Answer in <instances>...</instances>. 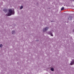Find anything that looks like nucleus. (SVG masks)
<instances>
[{"label": "nucleus", "instance_id": "f257e3e1", "mask_svg": "<svg viewBox=\"0 0 74 74\" xmlns=\"http://www.w3.org/2000/svg\"><path fill=\"white\" fill-rule=\"evenodd\" d=\"M9 13L8 14H6L7 16H11L12 14H14V11L12 10V9H9Z\"/></svg>", "mask_w": 74, "mask_h": 74}, {"label": "nucleus", "instance_id": "f03ea898", "mask_svg": "<svg viewBox=\"0 0 74 74\" xmlns=\"http://www.w3.org/2000/svg\"><path fill=\"white\" fill-rule=\"evenodd\" d=\"M49 29V27H46L43 29V31L44 32H45V31H47V30H48Z\"/></svg>", "mask_w": 74, "mask_h": 74}, {"label": "nucleus", "instance_id": "7ed1b4c3", "mask_svg": "<svg viewBox=\"0 0 74 74\" xmlns=\"http://www.w3.org/2000/svg\"><path fill=\"white\" fill-rule=\"evenodd\" d=\"M70 64L71 66H72V65L74 64V60H73L72 61H71Z\"/></svg>", "mask_w": 74, "mask_h": 74}, {"label": "nucleus", "instance_id": "20e7f679", "mask_svg": "<svg viewBox=\"0 0 74 74\" xmlns=\"http://www.w3.org/2000/svg\"><path fill=\"white\" fill-rule=\"evenodd\" d=\"M15 31H13L12 32V34H15Z\"/></svg>", "mask_w": 74, "mask_h": 74}, {"label": "nucleus", "instance_id": "39448f33", "mask_svg": "<svg viewBox=\"0 0 74 74\" xmlns=\"http://www.w3.org/2000/svg\"><path fill=\"white\" fill-rule=\"evenodd\" d=\"M51 70V71H54V69L53 68H51L50 69Z\"/></svg>", "mask_w": 74, "mask_h": 74}, {"label": "nucleus", "instance_id": "423d86ee", "mask_svg": "<svg viewBox=\"0 0 74 74\" xmlns=\"http://www.w3.org/2000/svg\"><path fill=\"white\" fill-rule=\"evenodd\" d=\"M23 8V6H21L20 7V9H21V10H22V9Z\"/></svg>", "mask_w": 74, "mask_h": 74}, {"label": "nucleus", "instance_id": "0eeeda50", "mask_svg": "<svg viewBox=\"0 0 74 74\" xmlns=\"http://www.w3.org/2000/svg\"><path fill=\"white\" fill-rule=\"evenodd\" d=\"M61 10H62V11L64 10V7H63L61 9Z\"/></svg>", "mask_w": 74, "mask_h": 74}, {"label": "nucleus", "instance_id": "6e6552de", "mask_svg": "<svg viewBox=\"0 0 74 74\" xmlns=\"http://www.w3.org/2000/svg\"><path fill=\"white\" fill-rule=\"evenodd\" d=\"M48 33L49 34H51L52 33H51V32H48Z\"/></svg>", "mask_w": 74, "mask_h": 74}, {"label": "nucleus", "instance_id": "1a4fd4ad", "mask_svg": "<svg viewBox=\"0 0 74 74\" xmlns=\"http://www.w3.org/2000/svg\"><path fill=\"white\" fill-rule=\"evenodd\" d=\"M0 47L1 48V47H3V45L2 44H1L0 46Z\"/></svg>", "mask_w": 74, "mask_h": 74}, {"label": "nucleus", "instance_id": "9d476101", "mask_svg": "<svg viewBox=\"0 0 74 74\" xmlns=\"http://www.w3.org/2000/svg\"><path fill=\"white\" fill-rule=\"evenodd\" d=\"M50 35L51 36H52V37H53V34H52V33L50 34Z\"/></svg>", "mask_w": 74, "mask_h": 74}, {"label": "nucleus", "instance_id": "9b49d317", "mask_svg": "<svg viewBox=\"0 0 74 74\" xmlns=\"http://www.w3.org/2000/svg\"><path fill=\"white\" fill-rule=\"evenodd\" d=\"M3 11H5L6 12H7V10H4Z\"/></svg>", "mask_w": 74, "mask_h": 74}]
</instances>
